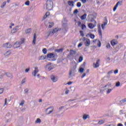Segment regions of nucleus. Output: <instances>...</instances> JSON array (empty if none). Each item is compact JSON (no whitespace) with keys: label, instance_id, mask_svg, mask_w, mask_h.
<instances>
[{"label":"nucleus","instance_id":"obj_1","mask_svg":"<svg viewBox=\"0 0 126 126\" xmlns=\"http://www.w3.org/2000/svg\"><path fill=\"white\" fill-rule=\"evenodd\" d=\"M53 5L54 3H53V1H52V0H47L46 1V6L47 10H52V9H53Z\"/></svg>","mask_w":126,"mask_h":126},{"label":"nucleus","instance_id":"obj_2","mask_svg":"<svg viewBox=\"0 0 126 126\" xmlns=\"http://www.w3.org/2000/svg\"><path fill=\"white\" fill-rule=\"evenodd\" d=\"M59 29L58 28H55L53 30V31H51V30H49L48 32H47V34H48L47 36H45V39H48L50 36H53L55 33L56 32H58Z\"/></svg>","mask_w":126,"mask_h":126},{"label":"nucleus","instance_id":"obj_3","mask_svg":"<svg viewBox=\"0 0 126 126\" xmlns=\"http://www.w3.org/2000/svg\"><path fill=\"white\" fill-rule=\"evenodd\" d=\"M75 72H76V69H75V67H73V68L70 69L69 73V78H72L74 76H75Z\"/></svg>","mask_w":126,"mask_h":126},{"label":"nucleus","instance_id":"obj_4","mask_svg":"<svg viewBox=\"0 0 126 126\" xmlns=\"http://www.w3.org/2000/svg\"><path fill=\"white\" fill-rule=\"evenodd\" d=\"M55 57H56V55H55L54 53H48L47 54L46 56L47 59H52L51 60L52 62H54L57 60L56 58H55Z\"/></svg>","mask_w":126,"mask_h":126},{"label":"nucleus","instance_id":"obj_5","mask_svg":"<svg viewBox=\"0 0 126 126\" xmlns=\"http://www.w3.org/2000/svg\"><path fill=\"white\" fill-rule=\"evenodd\" d=\"M82 41L83 42H84L85 46H86V47H89V46H90V44H91V43L90 42V39L86 37H83L82 39Z\"/></svg>","mask_w":126,"mask_h":126},{"label":"nucleus","instance_id":"obj_6","mask_svg":"<svg viewBox=\"0 0 126 126\" xmlns=\"http://www.w3.org/2000/svg\"><path fill=\"white\" fill-rule=\"evenodd\" d=\"M97 24V22L94 21V25L92 23H90L88 24V27L90 29H94L95 27H96V25Z\"/></svg>","mask_w":126,"mask_h":126},{"label":"nucleus","instance_id":"obj_7","mask_svg":"<svg viewBox=\"0 0 126 126\" xmlns=\"http://www.w3.org/2000/svg\"><path fill=\"white\" fill-rule=\"evenodd\" d=\"M86 63L84 62L83 64L81 65V67L79 69V72L81 73H82V72H83L84 71V68H83V67H85V64H86Z\"/></svg>","mask_w":126,"mask_h":126},{"label":"nucleus","instance_id":"obj_8","mask_svg":"<svg viewBox=\"0 0 126 126\" xmlns=\"http://www.w3.org/2000/svg\"><path fill=\"white\" fill-rule=\"evenodd\" d=\"M50 77L53 82H57L58 81V78L56 76L52 75Z\"/></svg>","mask_w":126,"mask_h":126},{"label":"nucleus","instance_id":"obj_9","mask_svg":"<svg viewBox=\"0 0 126 126\" xmlns=\"http://www.w3.org/2000/svg\"><path fill=\"white\" fill-rule=\"evenodd\" d=\"M99 63H100V59L97 60L96 63H93V66L94 68H97V67H99Z\"/></svg>","mask_w":126,"mask_h":126},{"label":"nucleus","instance_id":"obj_10","mask_svg":"<svg viewBox=\"0 0 126 126\" xmlns=\"http://www.w3.org/2000/svg\"><path fill=\"white\" fill-rule=\"evenodd\" d=\"M37 72H39V69H38V67H35L34 72H32V74L33 76H36V74H37Z\"/></svg>","mask_w":126,"mask_h":126},{"label":"nucleus","instance_id":"obj_11","mask_svg":"<svg viewBox=\"0 0 126 126\" xmlns=\"http://www.w3.org/2000/svg\"><path fill=\"white\" fill-rule=\"evenodd\" d=\"M108 24V20L106 19V22H104L103 24L101 25V28L102 30H105V26Z\"/></svg>","mask_w":126,"mask_h":126},{"label":"nucleus","instance_id":"obj_12","mask_svg":"<svg viewBox=\"0 0 126 126\" xmlns=\"http://www.w3.org/2000/svg\"><path fill=\"white\" fill-rule=\"evenodd\" d=\"M21 45V44L20 42L17 41L15 43L14 47L15 48V49H17V48H19V47H20Z\"/></svg>","mask_w":126,"mask_h":126},{"label":"nucleus","instance_id":"obj_13","mask_svg":"<svg viewBox=\"0 0 126 126\" xmlns=\"http://www.w3.org/2000/svg\"><path fill=\"white\" fill-rule=\"evenodd\" d=\"M19 27V26H17V27H15L14 28H13L11 31V33H16V32H17V31H18Z\"/></svg>","mask_w":126,"mask_h":126},{"label":"nucleus","instance_id":"obj_14","mask_svg":"<svg viewBox=\"0 0 126 126\" xmlns=\"http://www.w3.org/2000/svg\"><path fill=\"white\" fill-rule=\"evenodd\" d=\"M49 109H51L52 110L51 111H50L47 114V115H50V114H52V112H54V107H50L47 108V109L46 110V112H47V111H48Z\"/></svg>","mask_w":126,"mask_h":126},{"label":"nucleus","instance_id":"obj_15","mask_svg":"<svg viewBox=\"0 0 126 126\" xmlns=\"http://www.w3.org/2000/svg\"><path fill=\"white\" fill-rule=\"evenodd\" d=\"M4 47L7 48H10L11 47H12V45H11L10 43L7 42L4 44Z\"/></svg>","mask_w":126,"mask_h":126},{"label":"nucleus","instance_id":"obj_16","mask_svg":"<svg viewBox=\"0 0 126 126\" xmlns=\"http://www.w3.org/2000/svg\"><path fill=\"white\" fill-rule=\"evenodd\" d=\"M63 49L61 48L60 49H55V53H57L58 54H61L63 53Z\"/></svg>","mask_w":126,"mask_h":126},{"label":"nucleus","instance_id":"obj_17","mask_svg":"<svg viewBox=\"0 0 126 126\" xmlns=\"http://www.w3.org/2000/svg\"><path fill=\"white\" fill-rule=\"evenodd\" d=\"M90 116L88 114H84L83 116V120H87V119H89Z\"/></svg>","mask_w":126,"mask_h":126},{"label":"nucleus","instance_id":"obj_18","mask_svg":"<svg viewBox=\"0 0 126 126\" xmlns=\"http://www.w3.org/2000/svg\"><path fill=\"white\" fill-rule=\"evenodd\" d=\"M36 39H37V36L36 35V33H34L33 35V39L32 41L33 45H35V44H36Z\"/></svg>","mask_w":126,"mask_h":126},{"label":"nucleus","instance_id":"obj_19","mask_svg":"<svg viewBox=\"0 0 126 126\" xmlns=\"http://www.w3.org/2000/svg\"><path fill=\"white\" fill-rule=\"evenodd\" d=\"M6 76H7V77H9L10 78H12V74H11V73H9V72H6L5 73V74Z\"/></svg>","mask_w":126,"mask_h":126},{"label":"nucleus","instance_id":"obj_20","mask_svg":"<svg viewBox=\"0 0 126 126\" xmlns=\"http://www.w3.org/2000/svg\"><path fill=\"white\" fill-rule=\"evenodd\" d=\"M68 4L70 6H74V2H73V1L69 0L68 1Z\"/></svg>","mask_w":126,"mask_h":126},{"label":"nucleus","instance_id":"obj_21","mask_svg":"<svg viewBox=\"0 0 126 126\" xmlns=\"http://www.w3.org/2000/svg\"><path fill=\"white\" fill-rule=\"evenodd\" d=\"M86 16H87V14L86 13L81 16L80 17L81 20H85V19H86Z\"/></svg>","mask_w":126,"mask_h":126},{"label":"nucleus","instance_id":"obj_22","mask_svg":"<svg viewBox=\"0 0 126 126\" xmlns=\"http://www.w3.org/2000/svg\"><path fill=\"white\" fill-rule=\"evenodd\" d=\"M75 54H76V51H73L72 50H70V55H71V56H73L74 55H75Z\"/></svg>","mask_w":126,"mask_h":126},{"label":"nucleus","instance_id":"obj_23","mask_svg":"<svg viewBox=\"0 0 126 126\" xmlns=\"http://www.w3.org/2000/svg\"><path fill=\"white\" fill-rule=\"evenodd\" d=\"M111 86H112V83L109 82L106 85L103 87V88H106V87H111Z\"/></svg>","mask_w":126,"mask_h":126},{"label":"nucleus","instance_id":"obj_24","mask_svg":"<svg viewBox=\"0 0 126 126\" xmlns=\"http://www.w3.org/2000/svg\"><path fill=\"white\" fill-rule=\"evenodd\" d=\"M120 49H121V45H117V46L116 47L115 49V52H118V51H119V50Z\"/></svg>","mask_w":126,"mask_h":126},{"label":"nucleus","instance_id":"obj_25","mask_svg":"<svg viewBox=\"0 0 126 126\" xmlns=\"http://www.w3.org/2000/svg\"><path fill=\"white\" fill-rule=\"evenodd\" d=\"M47 59V56H44V55H42L40 57L39 60H46Z\"/></svg>","mask_w":126,"mask_h":126},{"label":"nucleus","instance_id":"obj_26","mask_svg":"<svg viewBox=\"0 0 126 126\" xmlns=\"http://www.w3.org/2000/svg\"><path fill=\"white\" fill-rule=\"evenodd\" d=\"M31 33V28L28 29L26 30V34H30Z\"/></svg>","mask_w":126,"mask_h":126},{"label":"nucleus","instance_id":"obj_27","mask_svg":"<svg viewBox=\"0 0 126 126\" xmlns=\"http://www.w3.org/2000/svg\"><path fill=\"white\" fill-rule=\"evenodd\" d=\"M113 91V89H108L106 90V94H110L111 92Z\"/></svg>","mask_w":126,"mask_h":126},{"label":"nucleus","instance_id":"obj_28","mask_svg":"<svg viewBox=\"0 0 126 126\" xmlns=\"http://www.w3.org/2000/svg\"><path fill=\"white\" fill-rule=\"evenodd\" d=\"M105 123V120H100L98 124V125H103V124Z\"/></svg>","mask_w":126,"mask_h":126},{"label":"nucleus","instance_id":"obj_29","mask_svg":"<svg viewBox=\"0 0 126 126\" xmlns=\"http://www.w3.org/2000/svg\"><path fill=\"white\" fill-rule=\"evenodd\" d=\"M47 52H48V50L46 48H43L42 50V53L44 54V55H46L47 54Z\"/></svg>","mask_w":126,"mask_h":126},{"label":"nucleus","instance_id":"obj_30","mask_svg":"<svg viewBox=\"0 0 126 126\" xmlns=\"http://www.w3.org/2000/svg\"><path fill=\"white\" fill-rule=\"evenodd\" d=\"M26 82V78H24L21 81V85H23Z\"/></svg>","mask_w":126,"mask_h":126},{"label":"nucleus","instance_id":"obj_31","mask_svg":"<svg viewBox=\"0 0 126 126\" xmlns=\"http://www.w3.org/2000/svg\"><path fill=\"white\" fill-rule=\"evenodd\" d=\"M40 123H41V119L37 118L35 121V124H40Z\"/></svg>","mask_w":126,"mask_h":126},{"label":"nucleus","instance_id":"obj_32","mask_svg":"<svg viewBox=\"0 0 126 126\" xmlns=\"http://www.w3.org/2000/svg\"><path fill=\"white\" fill-rule=\"evenodd\" d=\"M111 44L112 45V46H115V45H117V43H116L115 41L112 40L111 42Z\"/></svg>","mask_w":126,"mask_h":126},{"label":"nucleus","instance_id":"obj_33","mask_svg":"<svg viewBox=\"0 0 126 126\" xmlns=\"http://www.w3.org/2000/svg\"><path fill=\"white\" fill-rule=\"evenodd\" d=\"M6 5V1H4L3 2L2 5H1L0 7L1 8H3V7H4V6H5Z\"/></svg>","mask_w":126,"mask_h":126},{"label":"nucleus","instance_id":"obj_34","mask_svg":"<svg viewBox=\"0 0 126 126\" xmlns=\"http://www.w3.org/2000/svg\"><path fill=\"white\" fill-rule=\"evenodd\" d=\"M53 26H54V23L53 22L50 23V24L49 25L48 28H52Z\"/></svg>","mask_w":126,"mask_h":126},{"label":"nucleus","instance_id":"obj_35","mask_svg":"<svg viewBox=\"0 0 126 126\" xmlns=\"http://www.w3.org/2000/svg\"><path fill=\"white\" fill-rule=\"evenodd\" d=\"M120 85H121V83H120V82L118 81V82H116L115 86L116 87H119V86H120Z\"/></svg>","mask_w":126,"mask_h":126},{"label":"nucleus","instance_id":"obj_36","mask_svg":"<svg viewBox=\"0 0 126 126\" xmlns=\"http://www.w3.org/2000/svg\"><path fill=\"white\" fill-rule=\"evenodd\" d=\"M24 92L25 94H28V93H29V90L28 89V88H26L25 89Z\"/></svg>","mask_w":126,"mask_h":126},{"label":"nucleus","instance_id":"obj_37","mask_svg":"<svg viewBox=\"0 0 126 126\" xmlns=\"http://www.w3.org/2000/svg\"><path fill=\"white\" fill-rule=\"evenodd\" d=\"M25 4L26 5H28V6L30 5V1L27 0V1H26V2H25Z\"/></svg>","mask_w":126,"mask_h":126},{"label":"nucleus","instance_id":"obj_38","mask_svg":"<svg viewBox=\"0 0 126 126\" xmlns=\"http://www.w3.org/2000/svg\"><path fill=\"white\" fill-rule=\"evenodd\" d=\"M54 69V67L52 66H49L48 67V69L49 70V71H50V70H52V69Z\"/></svg>","mask_w":126,"mask_h":126},{"label":"nucleus","instance_id":"obj_39","mask_svg":"<svg viewBox=\"0 0 126 126\" xmlns=\"http://www.w3.org/2000/svg\"><path fill=\"white\" fill-rule=\"evenodd\" d=\"M25 41V39L24 38H21V41L20 42L21 45L22 44H24Z\"/></svg>","mask_w":126,"mask_h":126},{"label":"nucleus","instance_id":"obj_40","mask_svg":"<svg viewBox=\"0 0 126 126\" xmlns=\"http://www.w3.org/2000/svg\"><path fill=\"white\" fill-rule=\"evenodd\" d=\"M82 61H83V57L81 56L79 58V63H81V62H82Z\"/></svg>","mask_w":126,"mask_h":126},{"label":"nucleus","instance_id":"obj_41","mask_svg":"<svg viewBox=\"0 0 126 126\" xmlns=\"http://www.w3.org/2000/svg\"><path fill=\"white\" fill-rule=\"evenodd\" d=\"M123 3V2L122 1H118L117 4H116V5H117L118 6V5H122Z\"/></svg>","mask_w":126,"mask_h":126},{"label":"nucleus","instance_id":"obj_42","mask_svg":"<svg viewBox=\"0 0 126 126\" xmlns=\"http://www.w3.org/2000/svg\"><path fill=\"white\" fill-rule=\"evenodd\" d=\"M90 37L91 38V39H94V38H95V35L93 34H90Z\"/></svg>","mask_w":126,"mask_h":126},{"label":"nucleus","instance_id":"obj_43","mask_svg":"<svg viewBox=\"0 0 126 126\" xmlns=\"http://www.w3.org/2000/svg\"><path fill=\"white\" fill-rule=\"evenodd\" d=\"M25 103V101L24 100H22L21 101V102L20 103V106H22L23 105H24Z\"/></svg>","mask_w":126,"mask_h":126},{"label":"nucleus","instance_id":"obj_44","mask_svg":"<svg viewBox=\"0 0 126 126\" xmlns=\"http://www.w3.org/2000/svg\"><path fill=\"white\" fill-rule=\"evenodd\" d=\"M77 7H80L81 6V3L80 2H78L77 3Z\"/></svg>","mask_w":126,"mask_h":126},{"label":"nucleus","instance_id":"obj_45","mask_svg":"<svg viewBox=\"0 0 126 126\" xmlns=\"http://www.w3.org/2000/svg\"><path fill=\"white\" fill-rule=\"evenodd\" d=\"M98 34L102 37V31L100 30H98Z\"/></svg>","mask_w":126,"mask_h":126},{"label":"nucleus","instance_id":"obj_46","mask_svg":"<svg viewBox=\"0 0 126 126\" xmlns=\"http://www.w3.org/2000/svg\"><path fill=\"white\" fill-rule=\"evenodd\" d=\"M73 83V82H71V81H70V82H68L66 84H65V85H71Z\"/></svg>","mask_w":126,"mask_h":126},{"label":"nucleus","instance_id":"obj_47","mask_svg":"<svg viewBox=\"0 0 126 126\" xmlns=\"http://www.w3.org/2000/svg\"><path fill=\"white\" fill-rule=\"evenodd\" d=\"M77 13H78V10L77 9H75L74 12H73V14H77Z\"/></svg>","mask_w":126,"mask_h":126},{"label":"nucleus","instance_id":"obj_48","mask_svg":"<svg viewBox=\"0 0 126 126\" xmlns=\"http://www.w3.org/2000/svg\"><path fill=\"white\" fill-rule=\"evenodd\" d=\"M117 7H118V5L116 4L113 8V11H116Z\"/></svg>","mask_w":126,"mask_h":126},{"label":"nucleus","instance_id":"obj_49","mask_svg":"<svg viewBox=\"0 0 126 126\" xmlns=\"http://www.w3.org/2000/svg\"><path fill=\"white\" fill-rule=\"evenodd\" d=\"M80 35L82 36V37H83L84 36V33H83V31H80Z\"/></svg>","mask_w":126,"mask_h":126},{"label":"nucleus","instance_id":"obj_50","mask_svg":"<svg viewBox=\"0 0 126 126\" xmlns=\"http://www.w3.org/2000/svg\"><path fill=\"white\" fill-rule=\"evenodd\" d=\"M114 72V70H112L108 72V75H110V74H112Z\"/></svg>","mask_w":126,"mask_h":126},{"label":"nucleus","instance_id":"obj_51","mask_svg":"<svg viewBox=\"0 0 126 126\" xmlns=\"http://www.w3.org/2000/svg\"><path fill=\"white\" fill-rule=\"evenodd\" d=\"M106 48L107 49H110V48H111V45L110 44V43H108L107 44Z\"/></svg>","mask_w":126,"mask_h":126},{"label":"nucleus","instance_id":"obj_52","mask_svg":"<svg viewBox=\"0 0 126 126\" xmlns=\"http://www.w3.org/2000/svg\"><path fill=\"white\" fill-rule=\"evenodd\" d=\"M85 28H86V26L84 24L82 25V29L83 30Z\"/></svg>","mask_w":126,"mask_h":126},{"label":"nucleus","instance_id":"obj_53","mask_svg":"<svg viewBox=\"0 0 126 126\" xmlns=\"http://www.w3.org/2000/svg\"><path fill=\"white\" fill-rule=\"evenodd\" d=\"M9 55H10V51H7L5 54V56H9Z\"/></svg>","mask_w":126,"mask_h":126},{"label":"nucleus","instance_id":"obj_54","mask_svg":"<svg viewBox=\"0 0 126 126\" xmlns=\"http://www.w3.org/2000/svg\"><path fill=\"white\" fill-rule=\"evenodd\" d=\"M97 29L98 30H101V25H100V24L97 25Z\"/></svg>","mask_w":126,"mask_h":126},{"label":"nucleus","instance_id":"obj_55","mask_svg":"<svg viewBox=\"0 0 126 126\" xmlns=\"http://www.w3.org/2000/svg\"><path fill=\"white\" fill-rule=\"evenodd\" d=\"M3 76H4V74H2L0 75V79H2L3 78Z\"/></svg>","mask_w":126,"mask_h":126},{"label":"nucleus","instance_id":"obj_56","mask_svg":"<svg viewBox=\"0 0 126 126\" xmlns=\"http://www.w3.org/2000/svg\"><path fill=\"white\" fill-rule=\"evenodd\" d=\"M113 71H114V74H117V73L119 72V70L118 69H116Z\"/></svg>","mask_w":126,"mask_h":126},{"label":"nucleus","instance_id":"obj_57","mask_svg":"<svg viewBox=\"0 0 126 126\" xmlns=\"http://www.w3.org/2000/svg\"><path fill=\"white\" fill-rule=\"evenodd\" d=\"M121 103H126V99L125 98L124 99H122L121 101Z\"/></svg>","mask_w":126,"mask_h":126},{"label":"nucleus","instance_id":"obj_58","mask_svg":"<svg viewBox=\"0 0 126 126\" xmlns=\"http://www.w3.org/2000/svg\"><path fill=\"white\" fill-rule=\"evenodd\" d=\"M3 93V89H0V94Z\"/></svg>","mask_w":126,"mask_h":126},{"label":"nucleus","instance_id":"obj_59","mask_svg":"<svg viewBox=\"0 0 126 126\" xmlns=\"http://www.w3.org/2000/svg\"><path fill=\"white\" fill-rule=\"evenodd\" d=\"M98 47H101V41L98 40V43H97Z\"/></svg>","mask_w":126,"mask_h":126},{"label":"nucleus","instance_id":"obj_60","mask_svg":"<svg viewBox=\"0 0 126 126\" xmlns=\"http://www.w3.org/2000/svg\"><path fill=\"white\" fill-rule=\"evenodd\" d=\"M4 105H7V98H5Z\"/></svg>","mask_w":126,"mask_h":126},{"label":"nucleus","instance_id":"obj_61","mask_svg":"<svg viewBox=\"0 0 126 126\" xmlns=\"http://www.w3.org/2000/svg\"><path fill=\"white\" fill-rule=\"evenodd\" d=\"M30 70V68H27V69H26V70H25V72H26V73H27V72H28Z\"/></svg>","mask_w":126,"mask_h":126},{"label":"nucleus","instance_id":"obj_62","mask_svg":"<svg viewBox=\"0 0 126 126\" xmlns=\"http://www.w3.org/2000/svg\"><path fill=\"white\" fill-rule=\"evenodd\" d=\"M75 99H70L68 101L67 103H70V102H73Z\"/></svg>","mask_w":126,"mask_h":126},{"label":"nucleus","instance_id":"obj_63","mask_svg":"<svg viewBox=\"0 0 126 126\" xmlns=\"http://www.w3.org/2000/svg\"><path fill=\"white\" fill-rule=\"evenodd\" d=\"M45 15L47 16H49L50 15V12H47L46 13H45Z\"/></svg>","mask_w":126,"mask_h":126},{"label":"nucleus","instance_id":"obj_64","mask_svg":"<svg viewBox=\"0 0 126 126\" xmlns=\"http://www.w3.org/2000/svg\"><path fill=\"white\" fill-rule=\"evenodd\" d=\"M81 1H82V3H85L86 2V0H81Z\"/></svg>","mask_w":126,"mask_h":126}]
</instances>
